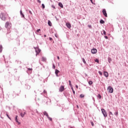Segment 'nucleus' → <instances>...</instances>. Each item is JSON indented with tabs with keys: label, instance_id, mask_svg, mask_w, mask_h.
I'll return each instance as SVG.
<instances>
[{
	"label": "nucleus",
	"instance_id": "nucleus-1",
	"mask_svg": "<svg viewBox=\"0 0 128 128\" xmlns=\"http://www.w3.org/2000/svg\"><path fill=\"white\" fill-rule=\"evenodd\" d=\"M5 28H7V33L10 34L12 32V30H10V28H12V24L8 22H6L5 24Z\"/></svg>",
	"mask_w": 128,
	"mask_h": 128
},
{
	"label": "nucleus",
	"instance_id": "nucleus-2",
	"mask_svg": "<svg viewBox=\"0 0 128 128\" xmlns=\"http://www.w3.org/2000/svg\"><path fill=\"white\" fill-rule=\"evenodd\" d=\"M8 16V14L6 12H2L0 14V18L2 20H6Z\"/></svg>",
	"mask_w": 128,
	"mask_h": 128
},
{
	"label": "nucleus",
	"instance_id": "nucleus-3",
	"mask_svg": "<svg viewBox=\"0 0 128 128\" xmlns=\"http://www.w3.org/2000/svg\"><path fill=\"white\" fill-rule=\"evenodd\" d=\"M108 90L110 94H112V92H114V88L111 86L108 87Z\"/></svg>",
	"mask_w": 128,
	"mask_h": 128
},
{
	"label": "nucleus",
	"instance_id": "nucleus-4",
	"mask_svg": "<svg viewBox=\"0 0 128 128\" xmlns=\"http://www.w3.org/2000/svg\"><path fill=\"white\" fill-rule=\"evenodd\" d=\"M101 110L104 118H106V116H108V114H106V110L104 108H102Z\"/></svg>",
	"mask_w": 128,
	"mask_h": 128
},
{
	"label": "nucleus",
	"instance_id": "nucleus-5",
	"mask_svg": "<svg viewBox=\"0 0 128 128\" xmlns=\"http://www.w3.org/2000/svg\"><path fill=\"white\" fill-rule=\"evenodd\" d=\"M102 14L106 18H108V14H106V9H104L102 10Z\"/></svg>",
	"mask_w": 128,
	"mask_h": 128
},
{
	"label": "nucleus",
	"instance_id": "nucleus-6",
	"mask_svg": "<svg viewBox=\"0 0 128 128\" xmlns=\"http://www.w3.org/2000/svg\"><path fill=\"white\" fill-rule=\"evenodd\" d=\"M64 86H60V88H59V91L62 92H64Z\"/></svg>",
	"mask_w": 128,
	"mask_h": 128
},
{
	"label": "nucleus",
	"instance_id": "nucleus-7",
	"mask_svg": "<svg viewBox=\"0 0 128 128\" xmlns=\"http://www.w3.org/2000/svg\"><path fill=\"white\" fill-rule=\"evenodd\" d=\"M40 52H41V50L40 48H36V54H40Z\"/></svg>",
	"mask_w": 128,
	"mask_h": 128
},
{
	"label": "nucleus",
	"instance_id": "nucleus-8",
	"mask_svg": "<svg viewBox=\"0 0 128 128\" xmlns=\"http://www.w3.org/2000/svg\"><path fill=\"white\" fill-rule=\"evenodd\" d=\"M96 52H98V50H96V49H92L91 50V52L93 54H96Z\"/></svg>",
	"mask_w": 128,
	"mask_h": 128
},
{
	"label": "nucleus",
	"instance_id": "nucleus-9",
	"mask_svg": "<svg viewBox=\"0 0 128 128\" xmlns=\"http://www.w3.org/2000/svg\"><path fill=\"white\" fill-rule=\"evenodd\" d=\"M66 26L68 28H72V25L70 22L66 23Z\"/></svg>",
	"mask_w": 128,
	"mask_h": 128
},
{
	"label": "nucleus",
	"instance_id": "nucleus-10",
	"mask_svg": "<svg viewBox=\"0 0 128 128\" xmlns=\"http://www.w3.org/2000/svg\"><path fill=\"white\" fill-rule=\"evenodd\" d=\"M104 76H106V78H108V72H104Z\"/></svg>",
	"mask_w": 128,
	"mask_h": 128
},
{
	"label": "nucleus",
	"instance_id": "nucleus-11",
	"mask_svg": "<svg viewBox=\"0 0 128 128\" xmlns=\"http://www.w3.org/2000/svg\"><path fill=\"white\" fill-rule=\"evenodd\" d=\"M58 72H60V70H56V72H55V74L56 76H58Z\"/></svg>",
	"mask_w": 128,
	"mask_h": 128
},
{
	"label": "nucleus",
	"instance_id": "nucleus-12",
	"mask_svg": "<svg viewBox=\"0 0 128 128\" xmlns=\"http://www.w3.org/2000/svg\"><path fill=\"white\" fill-rule=\"evenodd\" d=\"M24 114H26V112H22L20 113L22 118H24Z\"/></svg>",
	"mask_w": 128,
	"mask_h": 128
},
{
	"label": "nucleus",
	"instance_id": "nucleus-13",
	"mask_svg": "<svg viewBox=\"0 0 128 128\" xmlns=\"http://www.w3.org/2000/svg\"><path fill=\"white\" fill-rule=\"evenodd\" d=\"M58 6H59L62 8H64V5H62V2H59Z\"/></svg>",
	"mask_w": 128,
	"mask_h": 128
},
{
	"label": "nucleus",
	"instance_id": "nucleus-14",
	"mask_svg": "<svg viewBox=\"0 0 128 128\" xmlns=\"http://www.w3.org/2000/svg\"><path fill=\"white\" fill-rule=\"evenodd\" d=\"M43 114L44 115L46 116L47 118L48 116V112H44Z\"/></svg>",
	"mask_w": 128,
	"mask_h": 128
},
{
	"label": "nucleus",
	"instance_id": "nucleus-15",
	"mask_svg": "<svg viewBox=\"0 0 128 128\" xmlns=\"http://www.w3.org/2000/svg\"><path fill=\"white\" fill-rule=\"evenodd\" d=\"M48 24L50 26H52V22H50V20H48Z\"/></svg>",
	"mask_w": 128,
	"mask_h": 128
},
{
	"label": "nucleus",
	"instance_id": "nucleus-16",
	"mask_svg": "<svg viewBox=\"0 0 128 128\" xmlns=\"http://www.w3.org/2000/svg\"><path fill=\"white\" fill-rule=\"evenodd\" d=\"M20 15L22 16V18H24V14H22V11L20 10Z\"/></svg>",
	"mask_w": 128,
	"mask_h": 128
},
{
	"label": "nucleus",
	"instance_id": "nucleus-17",
	"mask_svg": "<svg viewBox=\"0 0 128 128\" xmlns=\"http://www.w3.org/2000/svg\"><path fill=\"white\" fill-rule=\"evenodd\" d=\"M42 62H46V58L44 57H42Z\"/></svg>",
	"mask_w": 128,
	"mask_h": 128
},
{
	"label": "nucleus",
	"instance_id": "nucleus-18",
	"mask_svg": "<svg viewBox=\"0 0 128 128\" xmlns=\"http://www.w3.org/2000/svg\"><path fill=\"white\" fill-rule=\"evenodd\" d=\"M2 52V46H0V52Z\"/></svg>",
	"mask_w": 128,
	"mask_h": 128
},
{
	"label": "nucleus",
	"instance_id": "nucleus-19",
	"mask_svg": "<svg viewBox=\"0 0 128 128\" xmlns=\"http://www.w3.org/2000/svg\"><path fill=\"white\" fill-rule=\"evenodd\" d=\"M88 84L90 86H92V80L89 81Z\"/></svg>",
	"mask_w": 128,
	"mask_h": 128
},
{
	"label": "nucleus",
	"instance_id": "nucleus-20",
	"mask_svg": "<svg viewBox=\"0 0 128 128\" xmlns=\"http://www.w3.org/2000/svg\"><path fill=\"white\" fill-rule=\"evenodd\" d=\"M82 60L83 62H84V64H86V60H84V58H82Z\"/></svg>",
	"mask_w": 128,
	"mask_h": 128
},
{
	"label": "nucleus",
	"instance_id": "nucleus-21",
	"mask_svg": "<svg viewBox=\"0 0 128 128\" xmlns=\"http://www.w3.org/2000/svg\"><path fill=\"white\" fill-rule=\"evenodd\" d=\"M47 118H48L49 119V120H50L51 122H52V118H50L48 116Z\"/></svg>",
	"mask_w": 128,
	"mask_h": 128
},
{
	"label": "nucleus",
	"instance_id": "nucleus-22",
	"mask_svg": "<svg viewBox=\"0 0 128 128\" xmlns=\"http://www.w3.org/2000/svg\"><path fill=\"white\" fill-rule=\"evenodd\" d=\"M100 23L104 24V20H100Z\"/></svg>",
	"mask_w": 128,
	"mask_h": 128
},
{
	"label": "nucleus",
	"instance_id": "nucleus-23",
	"mask_svg": "<svg viewBox=\"0 0 128 128\" xmlns=\"http://www.w3.org/2000/svg\"><path fill=\"white\" fill-rule=\"evenodd\" d=\"M114 114L118 116V111L115 112Z\"/></svg>",
	"mask_w": 128,
	"mask_h": 128
},
{
	"label": "nucleus",
	"instance_id": "nucleus-24",
	"mask_svg": "<svg viewBox=\"0 0 128 128\" xmlns=\"http://www.w3.org/2000/svg\"><path fill=\"white\" fill-rule=\"evenodd\" d=\"M68 82L70 86H72V82H70V80H69Z\"/></svg>",
	"mask_w": 128,
	"mask_h": 128
},
{
	"label": "nucleus",
	"instance_id": "nucleus-25",
	"mask_svg": "<svg viewBox=\"0 0 128 128\" xmlns=\"http://www.w3.org/2000/svg\"><path fill=\"white\" fill-rule=\"evenodd\" d=\"M102 32H103L104 34L106 36V32L104 30H102Z\"/></svg>",
	"mask_w": 128,
	"mask_h": 128
},
{
	"label": "nucleus",
	"instance_id": "nucleus-26",
	"mask_svg": "<svg viewBox=\"0 0 128 128\" xmlns=\"http://www.w3.org/2000/svg\"><path fill=\"white\" fill-rule=\"evenodd\" d=\"M15 120H16V122H18V116H16Z\"/></svg>",
	"mask_w": 128,
	"mask_h": 128
},
{
	"label": "nucleus",
	"instance_id": "nucleus-27",
	"mask_svg": "<svg viewBox=\"0 0 128 128\" xmlns=\"http://www.w3.org/2000/svg\"><path fill=\"white\" fill-rule=\"evenodd\" d=\"M98 98H100H100H102V96H100V94H98Z\"/></svg>",
	"mask_w": 128,
	"mask_h": 128
},
{
	"label": "nucleus",
	"instance_id": "nucleus-28",
	"mask_svg": "<svg viewBox=\"0 0 128 128\" xmlns=\"http://www.w3.org/2000/svg\"><path fill=\"white\" fill-rule=\"evenodd\" d=\"M80 98H84V95L82 94H81L80 95Z\"/></svg>",
	"mask_w": 128,
	"mask_h": 128
},
{
	"label": "nucleus",
	"instance_id": "nucleus-29",
	"mask_svg": "<svg viewBox=\"0 0 128 128\" xmlns=\"http://www.w3.org/2000/svg\"><path fill=\"white\" fill-rule=\"evenodd\" d=\"M108 62H112V58H108Z\"/></svg>",
	"mask_w": 128,
	"mask_h": 128
},
{
	"label": "nucleus",
	"instance_id": "nucleus-30",
	"mask_svg": "<svg viewBox=\"0 0 128 128\" xmlns=\"http://www.w3.org/2000/svg\"><path fill=\"white\" fill-rule=\"evenodd\" d=\"M98 74H100V76H102V73L100 71L98 72Z\"/></svg>",
	"mask_w": 128,
	"mask_h": 128
},
{
	"label": "nucleus",
	"instance_id": "nucleus-31",
	"mask_svg": "<svg viewBox=\"0 0 128 128\" xmlns=\"http://www.w3.org/2000/svg\"><path fill=\"white\" fill-rule=\"evenodd\" d=\"M40 32V29H38V30H36V32Z\"/></svg>",
	"mask_w": 128,
	"mask_h": 128
},
{
	"label": "nucleus",
	"instance_id": "nucleus-32",
	"mask_svg": "<svg viewBox=\"0 0 128 128\" xmlns=\"http://www.w3.org/2000/svg\"><path fill=\"white\" fill-rule=\"evenodd\" d=\"M6 116H8V118L10 120V116H8V114H6Z\"/></svg>",
	"mask_w": 128,
	"mask_h": 128
},
{
	"label": "nucleus",
	"instance_id": "nucleus-33",
	"mask_svg": "<svg viewBox=\"0 0 128 128\" xmlns=\"http://www.w3.org/2000/svg\"><path fill=\"white\" fill-rule=\"evenodd\" d=\"M52 7L53 8L56 9V6H54L52 5Z\"/></svg>",
	"mask_w": 128,
	"mask_h": 128
},
{
	"label": "nucleus",
	"instance_id": "nucleus-34",
	"mask_svg": "<svg viewBox=\"0 0 128 128\" xmlns=\"http://www.w3.org/2000/svg\"><path fill=\"white\" fill-rule=\"evenodd\" d=\"M95 62H96L98 63V59L95 60Z\"/></svg>",
	"mask_w": 128,
	"mask_h": 128
},
{
	"label": "nucleus",
	"instance_id": "nucleus-35",
	"mask_svg": "<svg viewBox=\"0 0 128 128\" xmlns=\"http://www.w3.org/2000/svg\"><path fill=\"white\" fill-rule=\"evenodd\" d=\"M42 8H44L45 6L44 4H42Z\"/></svg>",
	"mask_w": 128,
	"mask_h": 128
},
{
	"label": "nucleus",
	"instance_id": "nucleus-36",
	"mask_svg": "<svg viewBox=\"0 0 128 128\" xmlns=\"http://www.w3.org/2000/svg\"><path fill=\"white\" fill-rule=\"evenodd\" d=\"M53 68H56V66H54V64H53V66H52Z\"/></svg>",
	"mask_w": 128,
	"mask_h": 128
},
{
	"label": "nucleus",
	"instance_id": "nucleus-37",
	"mask_svg": "<svg viewBox=\"0 0 128 128\" xmlns=\"http://www.w3.org/2000/svg\"><path fill=\"white\" fill-rule=\"evenodd\" d=\"M72 92H73L74 94H76V92H74V90H72Z\"/></svg>",
	"mask_w": 128,
	"mask_h": 128
},
{
	"label": "nucleus",
	"instance_id": "nucleus-38",
	"mask_svg": "<svg viewBox=\"0 0 128 128\" xmlns=\"http://www.w3.org/2000/svg\"><path fill=\"white\" fill-rule=\"evenodd\" d=\"M88 26L90 28H92V25H88Z\"/></svg>",
	"mask_w": 128,
	"mask_h": 128
},
{
	"label": "nucleus",
	"instance_id": "nucleus-39",
	"mask_svg": "<svg viewBox=\"0 0 128 128\" xmlns=\"http://www.w3.org/2000/svg\"><path fill=\"white\" fill-rule=\"evenodd\" d=\"M28 70H32V68H28Z\"/></svg>",
	"mask_w": 128,
	"mask_h": 128
},
{
	"label": "nucleus",
	"instance_id": "nucleus-40",
	"mask_svg": "<svg viewBox=\"0 0 128 128\" xmlns=\"http://www.w3.org/2000/svg\"><path fill=\"white\" fill-rule=\"evenodd\" d=\"M91 124L92 126H94V122H91Z\"/></svg>",
	"mask_w": 128,
	"mask_h": 128
},
{
	"label": "nucleus",
	"instance_id": "nucleus-41",
	"mask_svg": "<svg viewBox=\"0 0 128 128\" xmlns=\"http://www.w3.org/2000/svg\"><path fill=\"white\" fill-rule=\"evenodd\" d=\"M70 88H72V91L74 90V88L72 87V86H70Z\"/></svg>",
	"mask_w": 128,
	"mask_h": 128
},
{
	"label": "nucleus",
	"instance_id": "nucleus-42",
	"mask_svg": "<svg viewBox=\"0 0 128 128\" xmlns=\"http://www.w3.org/2000/svg\"><path fill=\"white\" fill-rule=\"evenodd\" d=\"M76 88L78 89V85H76Z\"/></svg>",
	"mask_w": 128,
	"mask_h": 128
},
{
	"label": "nucleus",
	"instance_id": "nucleus-43",
	"mask_svg": "<svg viewBox=\"0 0 128 128\" xmlns=\"http://www.w3.org/2000/svg\"><path fill=\"white\" fill-rule=\"evenodd\" d=\"M110 114H111L112 116V114H112V112H110Z\"/></svg>",
	"mask_w": 128,
	"mask_h": 128
},
{
	"label": "nucleus",
	"instance_id": "nucleus-44",
	"mask_svg": "<svg viewBox=\"0 0 128 128\" xmlns=\"http://www.w3.org/2000/svg\"><path fill=\"white\" fill-rule=\"evenodd\" d=\"M29 12H30V14H32V11L30 10Z\"/></svg>",
	"mask_w": 128,
	"mask_h": 128
},
{
	"label": "nucleus",
	"instance_id": "nucleus-45",
	"mask_svg": "<svg viewBox=\"0 0 128 128\" xmlns=\"http://www.w3.org/2000/svg\"><path fill=\"white\" fill-rule=\"evenodd\" d=\"M49 40H52V38H49Z\"/></svg>",
	"mask_w": 128,
	"mask_h": 128
},
{
	"label": "nucleus",
	"instance_id": "nucleus-46",
	"mask_svg": "<svg viewBox=\"0 0 128 128\" xmlns=\"http://www.w3.org/2000/svg\"><path fill=\"white\" fill-rule=\"evenodd\" d=\"M2 96H3V98H4V94H2L0 95V98H2Z\"/></svg>",
	"mask_w": 128,
	"mask_h": 128
},
{
	"label": "nucleus",
	"instance_id": "nucleus-47",
	"mask_svg": "<svg viewBox=\"0 0 128 128\" xmlns=\"http://www.w3.org/2000/svg\"><path fill=\"white\" fill-rule=\"evenodd\" d=\"M38 2H40V4L41 2L40 0H38Z\"/></svg>",
	"mask_w": 128,
	"mask_h": 128
},
{
	"label": "nucleus",
	"instance_id": "nucleus-48",
	"mask_svg": "<svg viewBox=\"0 0 128 128\" xmlns=\"http://www.w3.org/2000/svg\"><path fill=\"white\" fill-rule=\"evenodd\" d=\"M105 38H106V40H108V36H106Z\"/></svg>",
	"mask_w": 128,
	"mask_h": 128
},
{
	"label": "nucleus",
	"instance_id": "nucleus-49",
	"mask_svg": "<svg viewBox=\"0 0 128 128\" xmlns=\"http://www.w3.org/2000/svg\"><path fill=\"white\" fill-rule=\"evenodd\" d=\"M57 58L58 60H60V56H58Z\"/></svg>",
	"mask_w": 128,
	"mask_h": 128
},
{
	"label": "nucleus",
	"instance_id": "nucleus-50",
	"mask_svg": "<svg viewBox=\"0 0 128 128\" xmlns=\"http://www.w3.org/2000/svg\"><path fill=\"white\" fill-rule=\"evenodd\" d=\"M91 2H92V4H94V2H92V0H90Z\"/></svg>",
	"mask_w": 128,
	"mask_h": 128
},
{
	"label": "nucleus",
	"instance_id": "nucleus-51",
	"mask_svg": "<svg viewBox=\"0 0 128 128\" xmlns=\"http://www.w3.org/2000/svg\"><path fill=\"white\" fill-rule=\"evenodd\" d=\"M44 38L46 36V35H44Z\"/></svg>",
	"mask_w": 128,
	"mask_h": 128
},
{
	"label": "nucleus",
	"instance_id": "nucleus-52",
	"mask_svg": "<svg viewBox=\"0 0 128 128\" xmlns=\"http://www.w3.org/2000/svg\"><path fill=\"white\" fill-rule=\"evenodd\" d=\"M77 108H78V106H77Z\"/></svg>",
	"mask_w": 128,
	"mask_h": 128
},
{
	"label": "nucleus",
	"instance_id": "nucleus-53",
	"mask_svg": "<svg viewBox=\"0 0 128 128\" xmlns=\"http://www.w3.org/2000/svg\"><path fill=\"white\" fill-rule=\"evenodd\" d=\"M70 128H72V127H71Z\"/></svg>",
	"mask_w": 128,
	"mask_h": 128
}]
</instances>
